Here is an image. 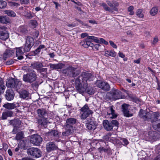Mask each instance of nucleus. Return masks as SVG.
I'll use <instances>...</instances> for the list:
<instances>
[{"label":"nucleus","instance_id":"f257e3e1","mask_svg":"<svg viewBox=\"0 0 160 160\" xmlns=\"http://www.w3.org/2000/svg\"><path fill=\"white\" fill-rule=\"evenodd\" d=\"M76 121L77 120L73 118H69L66 119L64 125L65 131L62 134L63 137L68 136L72 133L75 128L74 126Z\"/></svg>","mask_w":160,"mask_h":160},{"label":"nucleus","instance_id":"f03ea898","mask_svg":"<svg viewBox=\"0 0 160 160\" xmlns=\"http://www.w3.org/2000/svg\"><path fill=\"white\" fill-rule=\"evenodd\" d=\"M138 115L140 118L145 121H148L150 119L152 122L157 121L160 117V113L158 112L151 113L142 109L140 110Z\"/></svg>","mask_w":160,"mask_h":160},{"label":"nucleus","instance_id":"7ed1b4c3","mask_svg":"<svg viewBox=\"0 0 160 160\" xmlns=\"http://www.w3.org/2000/svg\"><path fill=\"white\" fill-rule=\"evenodd\" d=\"M37 112L38 116L42 118L38 119L37 122L42 127L46 128L48 122V113L47 111L44 108H42L38 109Z\"/></svg>","mask_w":160,"mask_h":160},{"label":"nucleus","instance_id":"20e7f679","mask_svg":"<svg viewBox=\"0 0 160 160\" xmlns=\"http://www.w3.org/2000/svg\"><path fill=\"white\" fill-rule=\"evenodd\" d=\"M62 73L65 76L72 77H75L80 73L79 70L71 65H67L62 70Z\"/></svg>","mask_w":160,"mask_h":160},{"label":"nucleus","instance_id":"39448f33","mask_svg":"<svg viewBox=\"0 0 160 160\" xmlns=\"http://www.w3.org/2000/svg\"><path fill=\"white\" fill-rule=\"evenodd\" d=\"M6 85L8 88L15 89L18 92L22 87V82L17 79L11 78L7 79Z\"/></svg>","mask_w":160,"mask_h":160},{"label":"nucleus","instance_id":"423d86ee","mask_svg":"<svg viewBox=\"0 0 160 160\" xmlns=\"http://www.w3.org/2000/svg\"><path fill=\"white\" fill-rule=\"evenodd\" d=\"M37 75L34 70L28 71L26 74L23 76V80L25 82L31 83L36 80Z\"/></svg>","mask_w":160,"mask_h":160},{"label":"nucleus","instance_id":"0eeeda50","mask_svg":"<svg viewBox=\"0 0 160 160\" xmlns=\"http://www.w3.org/2000/svg\"><path fill=\"white\" fill-rule=\"evenodd\" d=\"M107 94L109 98L113 100H116L122 98V92L114 88Z\"/></svg>","mask_w":160,"mask_h":160},{"label":"nucleus","instance_id":"6e6552de","mask_svg":"<svg viewBox=\"0 0 160 160\" xmlns=\"http://www.w3.org/2000/svg\"><path fill=\"white\" fill-rule=\"evenodd\" d=\"M92 76V75L91 73L82 72L76 80H78L82 83L88 84L87 81H90Z\"/></svg>","mask_w":160,"mask_h":160},{"label":"nucleus","instance_id":"1a4fd4ad","mask_svg":"<svg viewBox=\"0 0 160 160\" xmlns=\"http://www.w3.org/2000/svg\"><path fill=\"white\" fill-rule=\"evenodd\" d=\"M97 122L94 118L92 117L87 119L85 126L87 130H95L97 126Z\"/></svg>","mask_w":160,"mask_h":160},{"label":"nucleus","instance_id":"9d476101","mask_svg":"<svg viewBox=\"0 0 160 160\" xmlns=\"http://www.w3.org/2000/svg\"><path fill=\"white\" fill-rule=\"evenodd\" d=\"M75 85L76 89L79 93L82 94L86 92V88L88 84L80 82L78 80L75 81Z\"/></svg>","mask_w":160,"mask_h":160},{"label":"nucleus","instance_id":"9b49d317","mask_svg":"<svg viewBox=\"0 0 160 160\" xmlns=\"http://www.w3.org/2000/svg\"><path fill=\"white\" fill-rule=\"evenodd\" d=\"M96 85L98 88L105 91H109L110 89V85L106 82L98 80L96 82Z\"/></svg>","mask_w":160,"mask_h":160},{"label":"nucleus","instance_id":"f8f14e48","mask_svg":"<svg viewBox=\"0 0 160 160\" xmlns=\"http://www.w3.org/2000/svg\"><path fill=\"white\" fill-rule=\"evenodd\" d=\"M42 141V138L39 135L35 134L31 135V137L30 142L36 145H39Z\"/></svg>","mask_w":160,"mask_h":160},{"label":"nucleus","instance_id":"ddd939ff","mask_svg":"<svg viewBox=\"0 0 160 160\" xmlns=\"http://www.w3.org/2000/svg\"><path fill=\"white\" fill-rule=\"evenodd\" d=\"M130 105L129 104L124 103L122 105V112L124 116L126 117H129L133 116V114L129 111Z\"/></svg>","mask_w":160,"mask_h":160},{"label":"nucleus","instance_id":"4468645a","mask_svg":"<svg viewBox=\"0 0 160 160\" xmlns=\"http://www.w3.org/2000/svg\"><path fill=\"white\" fill-rule=\"evenodd\" d=\"M31 66L34 69H36L40 73L46 72L47 68H43L42 64L41 62H36L31 64Z\"/></svg>","mask_w":160,"mask_h":160},{"label":"nucleus","instance_id":"2eb2a0df","mask_svg":"<svg viewBox=\"0 0 160 160\" xmlns=\"http://www.w3.org/2000/svg\"><path fill=\"white\" fill-rule=\"evenodd\" d=\"M26 48L20 47L16 48V57L18 60H22L23 58V54L26 52H28L29 51L26 49Z\"/></svg>","mask_w":160,"mask_h":160},{"label":"nucleus","instance_id":"dca6fc26","mask_svg":"<svg viewBox=\"0 0 160 160\" xmlns=\"http://www.w3.org/2000/svg\"><path fill=\"white\" fill-rule=\"evenodd\" d=\"M24 47L27 50L30 51L31 48L33 46L34 43V41L33 38L31 36H28L26 39Z\"/></svg>","mask_w":160,"mask_h":160},{"label":"nucleus","instance_id":"f3484780","mask_svg":"<svg viewBox=\"0 0 160 160\" xmlns=\"http://www.w3.org/2000/svg\"><path fill=\"white\" fill-rule=\"evenodd\" d=\"M0 28V39L2 40H6L8 37V32L6 30L7 28L4 26L1 27Z\"/></svg>","mask_w":160,"mask_h":160},{"label":"nucleus","instance_id":"a211bd4d","mask_svg":"<svg viewBox=\"0 0 160 160\" xmlns=\"http://www.w3.org/2000/svg\"><path fill=\"white\" fill-rule=\"evenodd\" d=\"M5 94V98L8 101L12 100L15 96V93L13 90L12 89H8L6 90Z\"/></svg>","mask_w":160,"mask_h":160},{"label":"nucleus","instance_id":"6ab92c4d","mask_svg":"<svg viewBox=\"0 0 160 160\" xmlns=\"http://www.w3.org/2000/svg\"><path fill=\"white\" fill-rule=\"evenodd\" d=\"M60 135V133L55 130H52L51 132L47 133L46 134V136L50 137V138H48L51 140H52V138H59Z\"/></svg>","mask_w":160,"mask_h":160},{"label":"nucleus","instance_id":"aec40b11","mask_svg":"<svg viewBox=\"0 0 160 160\" xmlns=\"http://www.w3.org/2000/svg\"><path fill=\"white\" fill-rule=\"evenodd\" d=\"M15 50L12 49H6L3 55V59L4 60H6L7 58H9L12 56Z\"/></svg>","mask_w":160,"mask_h":160},{"label":"nucleus","instance_id":"412c9836","mask_svg":"<svg viewBox=\"0 0 160 160\" xmlns=\"http://www.w3.org/2000/svg\"><path fill=\"white\" fill-rule=\"evenodd\" d=\"M103 125L104 129L108 131H112L113 130V126L111 122L107 120H104Z\"/></svg>","mask_w":160,"mask_h":160},{"label":"nucleus","instance_id":"4be33fe9","mask_svg":"<svg viewBox=\"0 0 160 160\" xmlns=\"http://www.w3.org/2000/svg\"><path fill=\"white\" fill-rule=\"evenodd\" d=\"M28 154H30L33 158H38L41 156L42 152L41 151H27Z\"/></svg>","mask_w":160,"mask_h":160},{"label":"nucleus","instance_id":"5701e85b","mask_svg":"<svg viewBox=\"0 0 160 160\" xmlns=\"http://www.w3.org/2000/svg\"><path fill=\"white\" fill-rule=\"evenodd\" d=\"M18 105V104L17 103H9L8 102L3 104L2 105V107L7 109L10 110L16 108L19 106Z\"/></svg>","mask_w":160,"mask_h":160},{"label":"nucleus","instance_id":"b1692460","mask_svg":"<svg viewBox=\"0 0 160 160\" xmlns=\"http://www.w3.org/2000/svg\"><path fill=\"white\" fill-rule=\"evenodd\" d=\"M49 66L50 68L55 69H61L65 67V64L62 63H58L57 64L50 63Z\"/></svg>","mask_w":160,"mask_h":160},{"label":"nucleus","instance_id":"393cba45","mask_svg":"<svg viewBox=\"0 0 160 160\" xmlns=\"http://www.w3.org/2000/svg\"><path fill=\"white\" fill-rule=\"evenodd\" d=\"M58 147L53 142H50L46 144L47 150H56Z\"/></svg>","mask_w":160,"mask_h":160},{"label":"nucleus","instance_id":"a878e982","mask_svg":"<svg viewBox=\"0 0 160 160\" xmlns=\"http://www.w3.org/2000/svg\"><path fill=\"white\" fill-rule=\"evenodd\" d=\"M19 96L20 98L25 99L29 97V93L26 90H23L19 92Z\"/></svg>","mask_w":160,"mask_h":160},{"label":"nucleus","instance_id":"bb28decb","mask_svg":"<svg viewBox=\"0 0 160 160\" xmlns=\"http://www.w3.org/2000/svg\"><path fill=\"white\" fill-rule=\"evenodd\" d=\"M18 31L22 35L25 34L28 32L27 28L25 26H20L18 29Z\"/></svg>","mask_w":160,"mask_h":160},{"label":"nucleus","instance_id":"cd10ccee","mask_svg":"<svg viewBox=\"0 0 160 160\" xmlns=\"http://www.w3.org/2000/svg\"><path fill=\"white\" fill-rule=\"evenodd\" d=\"M13 114L12 111H7L2 113V119H6L8 117L12 116Z\"/></svg>","mask_w":160,"mask_h":160},{"label":"nucleus","instance_id":"c85d7f7f","mask_svg":"<svg viewBox=\"0 0 160 160\" xmlns=\"http://www.w3.org/2000/svg\"><path fill=\"white\" fill-rule=\"evenodd\" d=\"M10 22V20L7 17L0 16V22L3 24H7Z\"/></svg>","mask_w":160,"mask_h":160},{"label":"nucleus","instance_id":"c756f323","mask_svg":"<svg viewBox=\"0 0 160 160\" xmlns=\"http://www.w3.org/2000/svg\"><path fill=\"white\" fill-rule=\"evenodd\" d=\"M93 112L91 110H88L87 111L83 112L81 115V118L82 119H85L89 115L92 114Z\"/></svg>","mask_w":160,"mask_h":160},{"label":"nucleus","instance_id":"7c9ffc66","mask_svg":"<svg viewBox=\"0 0 160 160\" xmlns=\"http://www.w3.org/2000/svg\"><path fill=\"white\" fill-rule=\"evenodd\" d=\"M116 52L113 50L107 51L105 53V55L108 57L109 56L112 57H115L116 55Z\"/></svg>","mask_w":160,"mask_h":160},{"label":"nucleus","instance_id":"2f4dec72","mask_svg":"<svg viewBox=\"0 0 160 160\" xmlns=\"http://www.w3.org/2000/svg\"><path fill=\"white\" fill-rule=\"evenodd\" d=\"M24 138V133L22 131L18 132L15 137V139L17 140H21Z\"/></svg>","mask_w":160,"mask_h":160},{"label":"nucleus","instance_id":"473e14b6","mask_svg":"<svg viewBox=\"0 0 160 160\" xmlns=\"http://www.w3.org/2000/svg\"><path fill=\"white\" fill-rule=\"evenodd\" d=\"M18 147L19 148L22 149L24 150H31V148L26 147L25 144L23 141L20 142L19 144H18Z\"/></svg>","mask_w":160,"mask_h":160},{"label":"nucleus","instance_id":"72a5a7b5","mask_svg":"<svg viewBox=\"0 0 160 160\" xmlns=\"http://www.w3.org/2000/svg\"><path fill=\"white\" fill-rule=\"evenodd\" d=\"M86 92L88 94L90 95H92L94 93L95 91L93 89V88L91 86H89L87 87L86 88Z\"/></svg>","mask_w":160,"mask_h":160},{"label":"nucleus","instance_id":"f704fd0d","mask_svg":"<svg viewBox=\"0 0 160 160\" xmlns=\"http://www.w3.org/2000/svg\"><path fill=\"white\" fill-rule=\"evenodd\" d=\"M11 124H12L13 127L19 128L21 124V121L18 120H14L11 121Z\"/></svg>","mask_w":160,"mask_h":160},{"label":"nucleus","instance_id":"c9c22d12","mask_svg":"<svg viewBox=\"0 0 160 160\" xmlns=\"http://www.w3.org/2000/svg\"><path fill=\"white\" fill-rule=\"evenodd\" d=\"M45 48V45H40L34 51V55L38 54L41 51V50Z\"/></svg>","mask_w":160,"mask_h":160},{"label":"nucleus","instance_id":"e433bc0d","mask_svg":"<svg viewBox=\"0 0 160 160\" xmlns=\"http://www.w3.org/2000/svg\"><path fill=\"white\" fill-rule=\"evenodd\" d=\"M158 9L157 8L154 7L152 8L150 11V13L152 16L155 15L158 12Z\"/></svg>","mask_w":160,"mask_h":160},{"label":"nucleus","instance_id":"4c0bfd02","mask_svg":"<svg viewBox=\"0 0 160 160\" xmlns=\"http://www.w3.org/2000/svg\"><path fill=\"white\" fill-rule=\"evenodd\" d=\"M5 12V14H6L8 16L10 17H14L16 15L15 12L12 10H6Z\"/></svg>","mask_w":160,"mask_h":160},{"label":"nucleus","instance_id":"58836bf2","mask_svg":"<svg viewBox=\"0 0 160 160\" xmlns=\"http://www.w3.org/2000/svg\"><path fill=\"white\" fill-rule=\"evenodd\" d=\"M130 97L132 101L137 103H139L140 102V99L136 96L132 95L130 96Z\"/></svg>","mask_w":160,"mask_h":160},{"label":"nucleus","instance_id":"ea45409f","mask_svg":"<svg viewBox=\"0 0 160 160\" xmlns=\"http://www.w3.org/2000/svg\"><path fill=\"white\" fill-rule=\"evenodd\" d=\"M152 127L154 129L160 132V120L158 122V123L153 125Z\"/></svg>","mask_w":160,"mask_h":160},{"label":"nucleus","instance_id":"a19ab883","mask_svg":"<svg viewBox=\"0 0 160 160\" xmlns=\"http://www.w3.org/2000/svg\"><path fill=\"white\" fill-rule=\"evenodd\" d=\"M142 9H138L136 12L137 15L140 18H142L144 17V15L142 13Z\"/></svg>","mask_w":160,"mask_h":160},{"label":"nucleus","instance_id":"79ce46f5","mask_svg":"<svg viewBox=\"0 0 160 160\" xmlns=\"http://www.w3.org/2000/svg\"><path fill=\"white\" fill-rule=\"evenodd\" d=\"M87 38H88V40L91 39L93 40L95 42L99 43V40H98L97 37H96L93 36H88Z\"/></svg>","mask_w":160,"mask_h":160},{"label":"nucleus","instance_id":"37998d69","mask_svg":"<svg viewBox=\"0 0 160 160\" xmlns=\"http://www.w3.org/2000/svg\"><path fill=\"white\" fill-rule=\"evenodd\" d=\"M89 110H90V109L88 106V105L87 104H86L80 109L81 111L83 112Z\"/></svg>","mask_w":160,"mask_h":160},{"label":"nucleus","instance_id":"c03bdc74","mask_svg":"<svg viewBox=\"0 0 160 160\" xmlns=\"http://www.w3.org/2000/svg\"><path fill=\"white\" fill-rule=\"evenodd\" d=\"M100 6H102L106 11H111L110 8L108 7L106 3H100Z\"/></svg>","mask_w":160,"mask_h":160},{"label":"nucleus","instance_id":"a18cd8bd","mask_svg":"<svg viewBox=\"0 0 160 160\" xmlns=\"http://www.w3.org/2000/svg\"><path fill=\"white\" fill-rule=\"evenodd\" d=\"M110 111L111 112L110 114L112 115V116L111 118H116L117 115L115 113V111L113 109L112 106L110 108Z\"/></svg>","mask_w":160,"mask_h":160},{"label":"nucleus","instance_id":"49530a36","mask_svg":"<svg viewBox=\"0 0 160 160\" xmlns=\"http://www.w3.org/2000/svg\"><path fill=\"white\" fill-rule=\"evenodd\" d=\"M66 155H67V154H68V155L69 156V157H67L66 158V160L68 159H70L71 158H72L73 156H74V153L72 152H71L70 151H66Z\"/></svg>","mask_w":160,"mask_h":160},{"label":"nucleus","instance_id":"de8ad7c7","mask_svg":"<svg viewBox=\"0 0 160 160\" xmlns=\"http://www.w3.org/2000/svg\"><path fill=\"white\" fill-rule=\"evenodd\" d=\"M7 6V2L5 1L0 0V8H4Z\"/></svg>","mask_w":160,"mask_h":160},{"label":"nucleus","instance_id":"09e8293b","mask_svg":"<svg viewBox=\"0 0 160 160\" xmlns=\"http://www.w3.org/2000/svg\"><path fill=\"white\" fill-rule=\"evenodd\" d=\"M25 16L27 18L31 19L33 17V15L31 12L29 11L27 12Z\"/></svg>","mask_w":160,"mask_h":160},{"label":"nucleus","instance_id":"8fccbe9b","mask_svg":"<svg viewBox=\"0 0 160 160\" xmlns=\"http://www.w3.org/2000/svg\"><path fill=\"white\" fill-rule=\"evenodd\" d=\"M3 82L2 78H0V88L2 90H5V87L3 85Z\"/></svg>","mask_w":160,"mask_h":160},{"label":"nucleus","instance_id":"3c124183","mask_svg":"<svg viewBox=\"0 0 160 160\" xmlns=\"http://www.w3.org/2000/svg\"><path fill=\"white\" fill-rule=\"evenodd\" d=\"M111 122L113 127L114 126L118 127L119 124L118 122L116 120H112Z\"/></svg>","mask_w":160,"mask_h":160},{"label":"nucleus","instance_id":"603ef678","mask_svg":"<svg viewBox=\"0 0 160 160\" xmlns=\"http://www.w3.org/2000/svg\"><path fill=\"white\" fill-rule=\"evenodd\" d=\"M10 5L11 6H14L18 7L20 6L19 4L18 3L14 2H9Z\"/></svg>","mask_w":160,"mask_h":160},{"label":"nucleus","instance_id":"864d4df0","mask_svg":"<svg viewBox=\"0 0 160 160\" xmlns=\"http://www.w3.org/2000/svg\"><path fill=\"white\" fill-rule=\"evenodd\" d=\"M158 41V37L156 36L153 38V41L152 42V44L155 45Z\"/></svg>","mask_w":160,"mask_h":160},{"label":"nucleus","instance_id":"5fc2aeb1","mask_svg":"<svg viewBox=\"0 0 160 160\" xmlns=\"http://www.w3.org/2000/svg\"><path fill=\"white\" fill-rule=\"evenodd\" d=\"M20 1L22 4H27L29 2V0H20Z\"/></svg>","mask_w":160,"mask_h":160},{"label":"nucleus","instance_id":"6e6d98bb","mask_svg":"<svg viewBox=\"0 0 160 160\" xmlns=\"http://www.w3.org/2000/svg\"><path fill=\"white\" fill-rule=\"evenodd\" d=\"M14 63L13 60L12 59L8 60L6 63V64L7 65H10Z\"/></svg>","mask_w":160,"mask_h":160},{"label":"nucleus","instance_id":"4d7b16f0","mask_svg":"<svg viewBox=\"0 0 160 160\" xmlns=\"http://www.w3.org/2000/svg\"><path fill=\"white\" fill-rule=\"evenodd\" d=\"M99 40V42H102V43H104L105 45H108V42L102 38H100Z\"/></svg>","mask_w":160,"mask_h":160},{"label":"nucleus","instance_id":"13d9d810","mask_svg":"<svg viewBox=\"0 0 160 160\" xmlns=\"http://www.w3.org/2000/svg\"><path fill=\"white\" fill-rule=\"evenodd\" d=\"M85 41V43H86L87 45L88 46H90V44L91 43V42H92V41L91 40H89L88 38H86L84 40Z\"/></svg>","mask_w":160,"mask_h":160},{"label":"nucleus","instance_id":"bf43d9fd","mask_svg":"<svg viewBox=\"0 0 160 160\" xmlns=\"http://www.w3.org/2000/svg\"><path fill=\"white\" fill-rule=\"evenodd\" d=\"M80 44L83 46L85 48H88V46L86 44V43H85V41H82L80 42Z\"/></svg>","mask_w":160,"mask_h":160},{"label":"nucleus","instance_id":"052dcab7","mask_svg":"<svg viewBox=\"0 0 160 160\" xmlns=\"http://www.w3.org/2000/svg\"><path fill=\"white\" fill-rule=\"evenodd\" d=\"M99 151L100 153H101V151H103L105 153L107 154L108 156L111 155L112 154L111 151Z\"/></svg>","mask_w":160,"mask_h":160},{"label":"nucleus","instance_id":"680f3d73","mask_svg":"<svg viewBox=\"0 0 160 160\" xmlns=\"http://www.w3.org/2000/svg\"><path fill=\"white\" fill-rule=\"evenodd\" d=\"M109 43L110 45L113 48H117V45L114 43L112 41H109Z\"/></svg>","mask_w":160,"mask_h":160},{"label":"nucleus","instance_id":"e2e57ef3","mask_svg":"<svg viewBox=\"0 0 160 160\" xmlns=\"http://www.w3.org/2000/svg\"><path fill=\"white\" fill-rule=\"evenodd\" d=\"M122 142L124 143L125 145H127L128 144V140L125 138H123L122 139Z\"/></svg>","mask_w":160,"mask_h":160},{"label":"nucleus","instance_id":"0e129e2a","mask_svg":"<svg viewBox=\"0 0 160 160\" xmlns=\"http://www.w3.org/2000/svg\"><path fill=\"white\" fill-rule=\"evenodd\" d=\"M8 148V145L6 143H3V150H7Z\"/></svg>","mask_w":160,"mask_h":160},{"label":"nucleus","instance_id":"69168bd1","mask_svg":"<svg viewBox=\"0 0 160 160\" xmlns=\"http://www.w3.org/2000/svg\"><path fill=\"white\" fill-rule=\"evenodd\" d=\"M18 128L16 127H13V130L12 132L13 134H16L17 132Z\"/></svg>","mask_w":160,"mask_h":160},{"label":"nucleus","instance_id":"338daca9","mask_svg":"<svg viewBox=\"0 0 160 160\" xmlns=\"http://www.w3.org/2000/svg\"><path fill=\"white\" fill-rule=\"evenodd\" d=\"M76 20L78 21L80 24L83 25L84 26H87V24H84V23L81 20L78 19H76Z\"/></svg>","mask_w":160,"mask_h":160},{"label":"nucleus","instance_id":"774afa93","mask_svg":"<svg viewBox=\"0 0 160 160\" xmlns=\"http://www.w3.org/2000/svg\"><path fill=\"white\" fill-rule=\"evenodd\" d=\"M107 3L111 7H112L113 8L114 5H113V3L111 2L110 1H107Z\"/></svg>","mask_w":160,"mask_h":160}]
</instances>
